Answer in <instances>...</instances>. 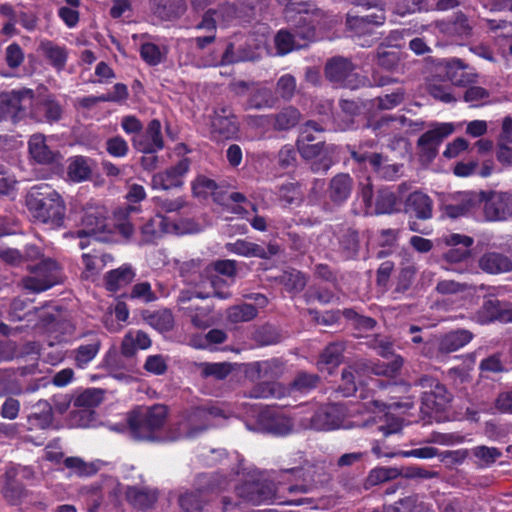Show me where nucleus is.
<instances>
[{"label":"nucleus","instance_id":"1","mask_svg":"<svg viewBox=\"0 0 512 512\" xmlns=\"http://www.w3.org/2000/svg\"><path fill=\"white\" fill-rule=\"evenodd\" d=\"M27 205L38 221L58 228L63 224L65 205L61 196L48 187L32 188L27 196Z\"/></svg>","mask_w":512,"mask_h":512},{"label":"nucleus","instance_id":"2","mask_svg":"<svg viewBox=\"0 0 512 512\" xmlns=\"http://www.w3.org/2000/svg\"><path fill=\"white\" fill-rule=\"evenodd\" d=\"M25 259L30 262L39 261L36 265L28 266L31 275L23 280L26 289L41 292L61 281V269L58 263L51 258H44L36 246L26 247Z\"/></svg>","mask_w":512,"mask_h":512},{"label":"nucleus","instance_id":"3","mask_svg":"<svg viewBox=\"0 0 512 512\" xmlns=\"http://www.w3.org/2000/svg\"><path fill=\"white\" fill-rule=\"evenodd\" d=\"M300 473L299 469L284 471L280 476L282 480L278 481L277 487L268 481L247 482L242 485H236L235 491L244 502L253 505L273 503L276 501L278 490H288L290 492L304 490L303 486L288 485L286 483V481H290L292 477H296Z\"/></svg>","mask_w":512,"mask_h":512},{"label":"nucleus","instance_id":"4","mask_svg":"<svg viewBox=\"0 0 512 512\" xmlns=\"http://www.w3.org/2000/svg\"><path fill=\"white\" fill-rule=\"evenodd\" d=\"M358 410L331 404L319 408L311 418L310 428L318 431L350 429L366 426L369 420H358Z\"/></svg>","mask_w":512,"mask_h":512},{"label":"nucleus","instance_id":"5","mask_svg":"<svg viewBox=\"0 0 512 512\" xmlns=\"http://www.w3.org/2000/svg\"><path fill=\"white\" fill-rule=\"evenodd\" d=\"M106 210L101 206H89L85 208L80 219L79 229L64 234L65 238H80L79 247L84 249L88 245V239L100 241L110 240L113 227L106 222Z\"/></svg>","mask_w":512,"mask_h":512},{"label":"nucleus","instance_id":"6","mask_svg":"<svg viewBox=\"0 0 512 512\" xmlns=\"http://www.w3.org/2000/svg\"><path fill=\"white\" fill-rule=\"evenodd\" d=\"M321 132L322 129L314 122H307L297 141L298 150L305 159L317 160L313 166L316 171H326L332 164L330 152L324 149L322 141L319 140Z\"/></svg>","mask_w":512,"mask_h":512},{"label":"nucleus","instance_id":"7","mask_svg":"<svg viewBox=\"0 0 512 512\" xmlns=\"http://www.w3.org/2000/svg\"><path fill=\"white\" fill-rule=\"evenodd\" d=\"M167 417V408L163 405L140 408L129 418V428L138 440H153V432L162 427Z\"/></svg>","mask_w":512,"mask_h":512},{"label":"nucleus","instance_id":"8","mask_svg":"<svg viewBox=\"0 0 512 512\" xmlns=\"http://www.w3.org/2000/svg\"><path fill=\"white\" fill-rule=\"evenodd\" d=\"M201 227L193 221L187 220L181 224H173L161 214H156L141 228V241L146 244L155 243L164 234H191L197 233Z\"/></svg>","mask_w":512,"mask_h":512},{"label":"nucleus","instance_id":"9","mask_svg":"<svg viewBox=\"0 0 512 512\" xmlns=\"http://www.w3.org/2000/svg\"><path fill=\"white\" fill-rule=\"evenodd\" d=\"M402 359L400 357H396L391 364H377L373 367L368 366H355L349 367V369L344 370L342 373V386L341 390L344 396L352 395L356 390L357 386L355 383V379L357 378L359 383H364L362 380V376L368 372H371L375 375H383L388 377H393L398 370L402 366Z\"/></svg>","mask_w":512,"mask_h":512},{"label":"nucleus","instance_id":"10","mask_svg":"<svg viewBox=\"0 0 512 512\" xmlns=\"http://www.w3.org/2000/svg\"><path fill=\"white\" fill-rule=\"evenodd\" d=\"M214 271L220 275L212 276L211 279L201 281V285L204 290L195 291V296L198 298H207L212 295L217 296L220 299H226L230 296V292L227 289L230 283L227 280L223 279L222 276H226L230 278V282H232V277L235 274V262L232 260H221L214 264Z\"/></svg>","mask_w":512,"mask_h":512},{"label":"nucleus","instance_id":"11","mask_svg":"<svg viewBox=\"0 0 512 512\" xmlns=\"http://www.w3.org/2000/svg\"><path fill=\"white\" fill-rule=\"evenodd\" d=\"M454 131L452 123H437L425 132L418 140L421 158L430 162L437 154L438 147L444 138Z\"/></svg>","mask_w":512,"mask_h":512},{"label":"nucleus","instance_id":"12","mask_svg":"<svg viewBox=\"0 0 512 512\" xmlns=\"http://www.w3.org/2000/svg\"><path fill=\"white\" fill-rule=\"evenodd\" d=\"M189 167V160L185 158L180 160L175 166L154 174L151 179L152 189L169 190L182 186Z\"/></svg>","mask_w":512,"mask_h":512},{"label":"nucleus","instance_id":"13","mask_svg":"<svg viewBox=\"0 0 512 512\" xmlns=\"http://www.w3.org/2000/svg\"><path fill=\"white\" fill-rule=\"evenodd\" d=\"M484 218L487 221H501L512 215V195L491 193L483 200Z\"/></svg>","mask_w":512,"mask_h":512},{"label":"nucleus","instance_id":"14","mask_svg":"<svg viewBox=\"0 0 512 512\" xmlns=\"http://www.w3.org/2000/svg\"><path fill=\"white\" fill-rule=\"evenodd\" d=\"M31 90L12 91L0 95V115L2 119L10 116L15 121L21 111L25 110L32 102Z\"/></svg>","mask_w":512,"mask_h":512},{"label":"nucleus","instance_id":"15","mask_svg":"<svg viewBox=\"0 0 512 512\" xmlns=\"http://www.w3.org/2000/svg\"><path fill=\"white\" fill-rule=\"evenodd\" d=\"M401 408L400 403L393 402L388 405L379 403L378 401H373L370 406L367 408V412L372 414V421H382L388 423V425L380 426V430L385 434L389 435L392 433H396L401 429V423L394 418V412Z\"/></svg>","mask_w":512,"mask_h":512},{"label":"nucleus","instance_id":"16","mask_svg":"<svg viewBox=\"0 0 512 512\" xmlns=\"http://www.w3.org/2000/svg\"><path fill=\"white\" fill-rule=\"evenodd\" d=\"M361 197L366 205L368 214H386L391 213L396 205V197L389 190L379 191L375 203L373 202L372 190L370 187H364L361 191Z\"/></svg>","mask_w":512,"mask_h":512},{"label":"nucleus","instance_id":"17","mask_svg":"<svg viewBox=\"0 0 512 512\" xmlns=\"http://www.w3.org/2000/svg\"><path fill=\"white\" fill-rule=\"evenodd\" d=\"M134 147L144 153L151 154L163 148L161 136V124L158 120H152L144 134L133 139Z\"/></svg>","mask_w":512,"mask_h":512},{"label":"nucleus","instance_id":"18","mask_svg":"<svg viewBox=\"0 0 512 512\" xmlns=\"http://www.w3.org/2000/svg\"><path fill=\"white\" fill-rule=\"evenodd\" d=\"M211 415L212 412H207L205 409L194 410L178 423V434L173 439L194 437L197 432L207 427V421Z\"/></svg>","mask_w":512,"mask_h":512},{"label":"nucleus","instance_id":"19","mask_svg":"<svg viewBox=\"0 0 512 512\" xmlns=\"http://www.w3.org/2000/svg\"><path fill=\"white\" fill-rule=\"evenodd\" d=\"M472 339V335L467 330H459L451 332L441 339H435L426 344L424 353L427 356L432 357L433 353L430 351V346L437 345L439 350L444 353H449L460 349L469 343Z\"/></svg>","mask_w":512,"mask_h":512},{"label":"nucleus","instance_id":"20","mask_svg":"<svg viewBox=\"0 0 512 512\" xmlns=\"http://www.w3.org/2000/svg\"><path fill=\"white\" fill-rule=\"evenodd\" d=\"M238 132L235 117L226 110L215 112L211 120V134L217 140L229 139Z\"/></svg>","mask_w":512,"mask_h":512},{"label":"nucleus","instance_id":"21","mask_svg":"<svg viewBox=\"0 0 512 512\" xmlns=\"http://www.w3.org/2000/svg\"><path fill=\"white\" fill-rule=\"evenodd\" d=\"M297 38L302 40H312L314 38V30L308 29L306 33L296 32L295 35L287 31H279L275 37V45L277 54L285 55L294 49H299L305 46V43L300 42Z\"/></svg>","mask_w":512,"mask_h":512},{"label":"nucleus","instance_id":"22","mask_svg":"<svg viewBox=\"0 0 512 512\" xmlns=\"http://www.w3.org/2000/svg\"><path fill=\"white\" fill-rule=\"evenodd\" d=\"M479 202L477 195L469 192L458 193L451 203L445 204L443 213L450 218H457L470 212Z\"/></svg>","mask_w":512,"mask_h":512},{"label":"nucleus","instance_id":"23","mask_svg":"<svg viewBox=\"0 0 512 512\" xmlns=\"http://www.w3.org/2000/svg\"><path fill=\"white\" fill-rule=\"evenodd\" d=\"M229 250L244 257L268 258L277 254L279 249L273 244H270L267 249H265L255 243L237 240L236 242L229 244Z\"/></svg>","mask_w":512,"mask_h":512},{"label":"nucleus","instance_id":"24","mask_svg":"<svg viewBox=\"0 0 512 512\" xmlns=\"http://www.w3.org/2000/svg\"><path fill=\"white\" fill-rule=\"evenodd\" d=\"M450 401V396L446 388L440 384H436L429 392H425L422 398V404L425 413L431 414L445 410Z\"/></svg>","mask_w":512,"mask_h":512},{"label":"nucleus","instance_id":"25","mask_svg":"<svg viewBox=\"0 0 512 512\" xmlns=\"http://www.w3.org/2000/svg\"><path fill=\"white\" fill-rule=\"evenodd\" d=\"M479 266L489 274H501L512 270V261L503 254L490 252L480 258Z\"/></svg>","mask_w":512,"mask_h":512},{"label":"nucleus","instance_id":"26","mask_svg":"<svg viewBox=\"0 0 512 512\" xmlns=\"http://www.w3.org/2000/svg\"><path fill=\"white\" fill-rule=\"evenodd\" d=\"M259 421L264 431L278 436L286 435L292 429L289 418L283 415H272L268 411L261 413Z\"/></svg>","mask_w":512,"mask_h":512},{"label":"nucleus","instance_id":"27","mask_svg":"<svg viewBox=\"0 0 512 512\" xmlns=\"http://www.w3.org/2000/svg\"><path fill=\"white\" fill-rule=\"evenodd\" d=\"M352 155L359 162H368L372 169L383 178L393 179L399 172L398 165L387 164L386 160L378 154L358 155L353 152Z\"/></svg>","mask_w":512,"mask_h":512},{"label":"nucleus","instance_id":"28","mask_svg":"<svg viewBox=\"0 0 512 512\" xmlns=\"http://www.w3.org/2000/svg\"><path fill=\"white\" fill-rule=\"evenodd\" d=\"M406 209L420 219H429L432 216V200L420 191L413 192L406 201Z\"/></svg>","mask_w":512,"mask_h":512},{"label":"nucleus","instance_id":"29","mask_svg":"<svg viewBox=\"0 0 512 512\" xmlns=\"http://www.w3.org/2000/svg\"><path fill=\"white\" fill-rule=\"evenodd\" d=\"M29 153L31 157L43 164L51 163L57 154L47 145L46 138L42 134H34L29 140Z\"/></svg>","mask_w":512,"mask_h":512},{"label":"nucleus","instance_id":"30","mask_svg":"<svg viewBox=\"0 0 512 512\" xmlns=\"http://www.w3.org/2000/svg\"><path fill=\"white\" fill-rule=\"evenodd\" d=\"M110 257L96 252L84 253L82 255V278L86 280H95L107 264Z\"/></svg>","mask_w":512,"mask_h":512},{"label":"nucleus","instance_id":"31","mask_svg":"<svg viewBox=\"0 0 512 512\" xmlns=\"http://www.w3.org/2000/svg\"><path fill=\"white\" fill-rule=\"evenodd\" d=\"M151 345V340L147 334L142 331H129L123 338L121 351L126 356L133 355L138 349H147Z\"/></svg>","mask_w":512,"mask_h":512},{"label":"nucleus","instance_id":"32","mask_svg":"<svg viewBox=\"0 0 512 512\" xmlns=\"http://www.w3.org/2000/svg\"><path fill=\"white\" fill-rule=\"evenodd\" d=\"M512 119L506 117L502 124V134L500 138L499 150L497 153L498 160L507 165L512 166Z\"/></svg>","mask_w":512,"mask_h":512},{"label":"nucleus","instance_id":"33","mask_svg":"<svg viewBox=\"0 0 512 512\" xmlns=\"http://www.w3.org/2000/svg\"><path fill=\"white\" fill-rule=\"evenodd\" d=\"M343 347L341 344L329 345L324 352L321 354L320 360L318 361V368L321 372H327L328 374L340 364L342 358Z\"/></svg>","mask_w":512,"mask_h":512},{"label":"nucleus","instance_id":"34","mask_svg":"<svg viewBox=\"0 0 512 512\" xmlns=\"http://www.w3.org/2000/svg\"><path fill=\"white\" fill-rule=\"evenodd\" d=\"M134 276L135 274L131 267L122 266L107 274L106 287L110 291H118L128 285L133 280Z\"/></svg>","mask_w":512,"mask_h":512},{"label":"nucleus","instance_id":"35","mask_svg":"<svg viewBox=\"0 0 512 512\" xmlns=\"http://www.w3.org/2000/svg\"><path fill=\"white\" fill-rule=\"evenodd\" d=\"M35 409L37 411L33 412L28 417V422L30 427L33 428H41L44 429L48 427L52 422V408L47 401H39Z\"/></svg>","mask_w":512,"mask_h":512},{"label":"nucleus","instance_id":"36","mask_svg":"<svg viewBox=\"0 0 512 512\" xmlns=\"http://www.w3.org/2000/svg\"><path fill=\"white\" fill-rule=\"evenodd\" d=\"M126 497L127 500L138 509H147L151 507L157 499V495L154 491L134 487L129 488L126 491Z\"/></svg>","mask_w":512,"mask_h":512},{"label":"nucleus","instance_id":"37","mask_svg":"<svg viewBox=\"0 0 512 512\" xmlns=\"http://www.w3.org/2000/svg\"><path fill=\"white\" fill-rule=\"evenodd\" d=\"M351 178L347 174L335 176L330 184V197L336 202H342L348 198L351 192Z\"/></svg>","mask_w":512,"mask_h":512},{"label":"nucleus","instance_id":"38","mask_svg":"<svg viewBox=\"0 0 512 512\" xmlns=\"http://www.w3.org/2000/svg\"><path fill=\"white\" fill-rule=\"evenodd\" d=\"M40 49L53 66L60 69L63 68L67 60V52L64 47L53 44L50 41H43Z\"/></svg>","mask_w":512,"mask_h":512},{"label":"nucleus","instance_id":"39","mask_svg":"<svg viewBox=\"0 0 512 512\" xmlns=\"http://www.w3.org/2000/svg\"><path fill=\"white\" fill-rule=\"evenodd\" d=\"M91 173L88 159L82 156H76L70 159L68 175L70 179L76 182L86 180Z\"/></svg>","mask_w":512,"mask_h":512},{"label":"nucleus","instance_id":"40","mask_svg":"<svg viewBox=\"0 0 512 512\" xmlns=\"http://www.w3.org/2000/svg\"><path fill=\"white\" fill-rule=\"evenodd\" d=\"M265 52V47L261 45H257L255 51L252 52H242L239 55L235 56L233 53V45H229L222 57L221 64H230L239 61H248V60H256L260 58Z\"/></svg>","mask_w":512,"mask_h":512},{"label":"nucleus","instance_id":"41","mask_svg":"<svg viewBox=\"0 0 512 512\" xmlns=\"http://www.w3.org/2000/svg\"><path fill=\"white\" fill-rule=\"evenodd\" d=\"M351 70V63L343 58L331 60L326 66V75L332 81H341L348 76Z\"/></svg>","mask_w":512,"mask_h":512},{"label":"nucleus","instance_id":"42","mask_svg":"<svg viewBox=\"0 0 512 512\" xmlns=\"http://www.w3.org/2000/svg\"><path fill=\"white\" fill-rule=\"evenodd\" d=\"M447 78L456 85H464L469 82L468 76L460 60L454 59L445 66Z\"/></svg>","mask_w":512,"mask_h":512},{"label":"nucleus","instance_id":"43","mask_svg":"<svg viewBox=\"0 0 512 512\" xmlns=\"http://www.w3.org/2000/svg\"><path fill=\"white\" fill-rule=\"evenodd\" d=\"M100 348L99 341H94L87 345L80 346L75 351V361L78 367L83 368L86 364L92 361L97 355Z\"/></svg>","mask_w":512,"mask_h":512},{"label":"nucleus","instance_id":"44","mask_svg":"<svg viewBox=\"0 0 512 512\" xmlns=\"http://www.w3.org/2000/svg\"><path fill=\"white\" fill-rule=\"evenodd\" d=\"M257 315V310L250 304L234 306L228 311V318L231 322L250 321Z\"/></svg>","mask_w":512,"mask_h":512},{"label":"nucleus","instance_id":"45","mask_svg":"<svg viewBox=\"0 0 512 512\" xmlns=\"http://www.w3.org/2000/svg\"><path fill=\"white\" fill-rule=\"evenodd\" d=\"M192 190L195 196L206 198L214 194L216 183L205 176H198L192 184Z\"/></svg>","mask_w":512,"mask_h":512},{"label":"nucleus","instance_id":"46","mask_svg":"<svg viewBox=\"0 0 512 512\" xmlns=\"http://www.w3.org/2000/svg\"><path fill=\"white\" fill-rule=\"evenodd\" d=\"M501 305L498 301L488 300L484 303L481 311H479L477 319L480 323H489L497 320Z\"/></svg>","mask_w":512,"mask_h":512},{"label":"nucleus","instance_id":"47","mask_svg":"<svg viewBox=\"0 0 512 512\" xmlns=\"http://www.w3.org/2000/svg\"><path fill=\"white\" fill-rule=\"evenodd\" d=\"M141 56L148 64L157 65L162 61L164 53L155 44L145 43L141 46Z\"/></svg>","mask_w":512,"mask_h":512},{"label":"nucleus","instance_id":"48","mask_svg":"<svg viewBox=\"0 0 512 512\" xmlns=\"http://www.w3.org/2000/svg\"><path fill=\"white\" fill-rule=\"evenodd\" d=\"M398 471L394 468L380 467L371 470L368 476V482L371 485H377L381 482L397 477Z\"/></svg>","mask_w":512,"mask_h":512},{"label":"nucleus","instance_id":"49","mask_svg":"<svg viewBox=\"0 0 512 512\" xmlns=\"http://www.w3.org/2000/svg\"><path fill=\"white\" fill-rule=\"evenodd\" d=\"M300 114L296 109L288 108L282 111L276 118V126L279 129H288L296 125Z\"/></svg>","mask_w":512,"mask_h":512},{"label":"nucleus","instance_id":"50","mask_svg":"<svg viewBox=\"0 0 512 512\" xmlns=\"http://www.w3.org/2000/svg\"><path fill=\"white\" fill-rule=\"evenodd\" d=\"M473 455L482 463L489 465L501 456V452L495 447L477 446L473 449Z\"/></svg>","mask_w":512,"mask_h":512},{"label":"nucleus","instance_id":"51","mask_svg":"<svg viewBox=\"0 0 512 512\" xmlns=\"http://www.w3.org/2000/svg\"><path fill=\"white\" fill-rule=\"evenodd\" d=\"M385 21V15L382 9L377 13L367 15L361 18H349L348 23L351 27L360 28L366 24L382 25Z\"/></svg>","mask_w":512,"mask_h":512},{"label":"nucleus","instance_id":"52","mask_svg":"<svg viewBox=\"0 0 512 512\" xmlns=\"http://www.w3.org/2000/svg\"><path fill=\"white\" fill-rule=\"evenodd\" d=\"M64 464L73 474L79 476L89 475L93 472V467L78 457H68Z\"/></svg>","mask_w":512,"mask_h":512},{"label":"nucleus","instance_id":"53","mask_svg":"<svg viewBox=\"0 0 512 512\" xmlns=\"http://www.w3.org/2000/svg\"><path fill=\"white\" fill-rule=\"evenodd\" d=\"M231 371V365L227 363H207L203 365L202 372L206 376H214L217 379L225 378Z\"/></svg>","mask_w":512,"mask_h":512},{"label":"nucleus","instance_id":"54","mask_svg":"<svg viewBox=\"0 0 512 512\" xmlns=\"http://www.w3.org/2000/svg\"><path fill=\"white\" fill-rule=\"evenodd\" d=\"M108 153L113 157H124L128 153L127 142L119 137H113L106 143Z\"/></svg>","mask_w":512,"mask_h":512},{"label":"nucleus","instance_id":"55","mask_svg":"<svg viewBox=\"0 0 512 512\" xmlns=\"http://www.w3.org/2000/svg\"><path fill=\"white\" fill-rule=\"evenodd\" d=\"M386 512H429L422 503L417 504L413 499L401 501L398 505L389 506Z\"/></svg>","mask_w":512,"mask_h":512},{"label":"nucleus","instance_id":"56","mask_svg":"<svg viewBox=\"0 0 512 512\" xmlns=\"http://www.w3.org/2000/svg\"><path fill=\"white\" fill-rule=\"evenodd\" d=\"M441 242L451 247L463 246L465 248H469L473 244V239L466 235L454 233L442 236Z\"/></svg>","mask_w":512,"mask_h":512},{"label":"nucleus","instance_id":"57","mask_svg":"<svg viewBox=\"0 0 512 512\" xmlns=\"http://www.w3.org/2000/svg\"><path fill=\"white\" fill-rule=\"evenodd\" d=\"M179 504L186 512H196L201 509V503L198 495L195 493H185L179 498Z\"/></svg>","mask_w":512,"mask_h":512},{"label":"nucleus","instance_id":"58","mask_svg":"<svg viewBox=\"0 0 512 512\" xmlns=\"http://www.w3.org/2000/svg\"><path fill=\"white\" fill-rule=\"evenodd\" d=\"M131 297L144 302H150L155 299L151 286L147 282L136 284L132 289Z\"/></svg>","mask_w":512,"mask_h":512},{"label":"nucleus","instance_id":"59","mask_svg":"<svg viewBox=\"0 0 512 512\" xmlns=\"http://www.w3.org/2000/svg\"><path fill=\"white\" fill-rule=\"evenodd\" d=\"M0 258L12 265H18L24 259L19 251L6 246L4 243H0Z\"/></svg>","mask_w":512,"mask_h":512},{"label":"nucleus","instance_id":"60","mask_svg":"<svg viewBox=\"0 0 512 512\" xmlns=\"http://www.w3.org/2000/svg\"><path fill=\"white\" fill-rule=\"evenodd\" d=\"M24 59V54L17 44H11L6 49V61L10 67H18Z\"/></svg>","mask_w":512,"mask_h":512},{"label":"nucleus","instance_id":"61","mask_svg":"<svg viewBox=\"0 0 512 512\" xmlns=\"http://www.w3.org/2000/svg\"><path fill=\"white\" fill-rule=\"evenodd\" d=\"M465 286L453 280H442L438 282L436 290L443 295L456 294L463 291Z\"/></svg>","mask_w":512,"mask_h":512},{"label":"nucleus","instance_id":"62","mask_svg":"<svg viewBox=\"0 0 512 512\" xmlns=\"http://www.w3.org/2000/svg\"><path fill=\"white\" fill-rule=\"evenodd\" d=\"M403 93L401 91L393 92L378 99V105L381 109H392L403 101Z\"/></svg>","mask_w":512,"mask_h":512},{"label":"nucleus","instance_id":"63","mask_svg":"<svg viewBox=\"0 0 512 512\" xmlns=\"http://www.w3.org/2000/svg\"><path fill=\"white\" fill-rule=\"evenodd\" d=\"M58 15L70 28L74 27L79 21V12L74 7H61L58 10Z\"/></svg>","mask_w":512,"mask_h":512},{"label":"nucleus","instance_id":"64","mask_svg":"<svg viewBox=\"0 0 512 512\" xmlns=\"http://www.w3.org/2000/svg\"><path fill=\"white\" fill-rule=\"evenodd\" d=\"M467 148L468 142L463 138H457L447 145L444 151V156L447 158H455Z\"/></svg>","mask_w":512,"mask_h":512}]
</instances>
